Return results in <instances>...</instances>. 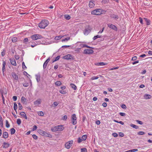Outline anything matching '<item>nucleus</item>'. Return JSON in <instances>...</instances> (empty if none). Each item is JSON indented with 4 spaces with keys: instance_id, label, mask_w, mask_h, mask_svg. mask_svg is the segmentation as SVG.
<instances>
[{
    "instance_id": "1",
    "label": "nucleus",
    "mask_w": 152,
    "mask_h": 152,
    "mask_svg": "<svg viewBox=\"0 0 152 152\" xmlns=\"http://www.w3.org/2000/svg\"><path fill=\"white\" fill-rule=\"evenodd\" d=\"M49 24V21L46 20H42L39 24V27L41 28H44Z\"/></svg>"
},
{
    "instance_id": "2",
    "label": "nucleus",
    "mask_w": 152,
    "mask_h": 152,
    "mask_svg": "<svg viewBox=\"0 0 152 152\" xmlns=\"http://www.w3.org/2000/svg\"><path fill=\"white\" fill-rule=\"evenodd\" d=\"M64 129L63 125H61L57 126L51 128V130L53 132L61 131Z\"/></svg>"
},
{
    "instance_id": "3",
    "label": "nucleus",
    "mask_w": 152,
    "mask_h": 152,
    "mask_svg": "<svg viewBox=\"0 0 152 152\" xmlns=\"http://www.w3.org/2000/svg\"><path fill=\"white\" fill-rule=\"evenodd\" d=\"M102 9H98L92 11L91 12V13L93 15H99L102 14Z\"/></svg>"
},
{
    "instance_id": "4",
    "label": "nucleus",
    "mask_w": 152,
    "mask_h": 152,
    "mask_svg": "<svg viewBox=\"0 0 152 152\" xmlns=\"http://www.w3.org/2000/svg\"><path fill=\"white\" fill-rule=\"evenodd\" d=\"M73 143V140H71L66 142L65 144V147L67 149H69L72 146Z\"/></svg>"
},
{
    "instance_id": "5",
    "label": "nucleus",
    "mask_w": 152,
    "mask_h": 152,
    "mask_svg": "<svg viewBox=\"0 0 152 152\" xmlns=\"http://www.w3.org/2000/svg\"><path fill=\"white\" fill-rule=\"evenodd\" d=\"M31 38L33 40H36L38 39H41L43 38V37L41 35L37 34L32 35L31 36Z\"/></svg>"
},
{
    "instance_id": "6",
    "label": "nucleus",
    "mask_w": 152,
    "mask_h": 152,
    "mask_svg": "<svg viewBox=\"0 0 152 152\" xmlns=\"http://www.w3.org/2000/svg\"><path fill=\"white\" fill-rule=\"evenodd\" d=\"M77 118L75 114H73L71 116V122L73 125H75L77 123Z\"/></svg>"
},
{
    "instance_id": "7",
    "label": "nucleus",
    "mask_w": 152,
    "mask_h": 152,
    "mask_svg": "<svg viewBox=\"0 0 152 152\" xmlns=\"http://www.w3.org/2000/svg\"><path fill=\"white\" fill-rule=\"evenodd\" d=\"M91 28L90 26H86L83 32L84 34L86 35H88L91 32Z\"/></svg>"
},
{
    "instance_id": "8",
    "label": "nucleus",
    "mask_w": 152,
    "mask_h": 152,
    "mask_svg": "<svg viewBox=\"0 0 152 152\" xmlns=\"http://www.w3.org/2000/svg\"><path fill=\"white\" fill-rule=\"evenodd\" d=\"M108 26L110 28L114 30L115 31H117L118 29L117 27L115 25L112 24H108Z\"/></svg>"
},
{
    "instance_id": "9",
    "label": "nucleus",
    "mask_w": 152,
    "mask_h": 152,
    "mask_svg": "<svg viewBox=\"0 0 152 152\" xmlns=\"http://www.w3.org/2000/svg\"><path fill=\"white\" fill-rule=\"evenodd\" d=\"M38 132L39 134L45 137V136H46V134H47V133L45 132L43 130H42L40 129L38 130Z\"/></svg>"
},
{
    "instance_id": "10",
    "label": "nucleus",
    "mask_w": 152,
    "mask_h": 152,
    "mask_svg": "<svg viewBox=\"0 0 152 152\" xmlns=\"http://www.w3.org/2000/svg\"><path fill=\"white\" fill-rule=\"evenodd\" d=\"M93 52V51L91 49H87L84 50V53L86 54H90L92 53Z\"/></svg>"
},
{
    "instance_id": "11",
    "label": "nucleus",
    "mask_w": 152,
    "mask_h": 152,
    "mask_svg": "<svg viewBox=\"0 0 152 152\" xmlns=\"http://www.w3.org/2000/svg\"><path fill=\"white\" fill-rule=\"evenodd\" d=\"M72 56L71 54H68L66 55L63 57V58L66 59V60H69L70 59H72Z\"/></svg>"
},
{
    "instance_id": "12",
    "label": "nucleus",
    "mask_w": 152,
    "mask_h": 152,
    "mask_svg": "<svg viewBox=\"0 0 152 152\" xmlns=\"http://www.w3.org/2000/svg\"><path fill=\"white\" fill-rule=\"evenodd\" d=\"M11 64L14 66L16 65V63L15 60L13 58H11L10 59Z\"/></svg>"
},
{
    "instance_id": "13",
    "label": "nucleus",
    "mask_w": 152,
    "mask_h": 152,
    "mask_svg": "<svg viewBox=\"0 0 152 152\" xmlns=\"http://www.w3.org/2000/svg\"><path fill=\"white\" fill-rule=\"evenodd\" d=\"M95 6V4L94 3V1H93L92 0H91L90 1L89 3V6L90 8H92L94 7Z\"/></svg>"
},
{
    "instance_id": "14",
    "label": "nucleus",
    "mask_w": 152,
    "mask_h": 152,
    "mask_svg": "<svg viewBox=\"0 0 152 152\" xmlns=\"http://www.w3.org/2000/svg\"><path fill=\"white\" fill-rule=\"evenodd\" d=\"M41 102V100L40 99H38L34 102V104L36 105H38L40 104Z\"/></svg>"
},
{
    "instance_id": "15",
    "label": "nucleus",
    "mask_w": 152,
    "mask_h": 152,
    "mask_svg": "<svg viewBox=\"0 0 152 152\" xmlns=\"http://www.w3.org/2000/svg\"><path fill=\"white\" fill-rule=\"evenodd\" d=\"M12 76L14 79L15 80H18V77L17 75L15 73H12Z\"/></svg>"
},
{
    "instance_id": "16",
    "label": "nucleus",
    "mask_w": 152,
    "mask_h": 152,
    "mask_svg": "<svg viewBox=\"0 0 152 152\" xmlns=\"http://www.w3.org/2000/svg\"><path fill=\"white\" fill-rule=\"evenodd\" d=\"M49 61L50 59L48 58L44 62L43 65V67L44 69H45L46 68L47 64Z\"/></svg>"
},
{
    "instance_id": "17",
    "label": "nucleus",
    "mask_w": 152,
    "mask_h": 152,
    "mask_svg": "<svg viewBox=\"0 0 152 152\" xmlns=\"http://www.w3.org/2000/svg\"><path fill=\"white\" fill-rule=\"evenodd\" d=\"M110 17L111 18L115 19H118V15L114 14H111L110 15Z\"/></svg>"
},
{
    "instance_id": "18",
    "label": "nucleus",
    "mask_w": 152,
    "mask_h": 152,
    "mask_svg": "<svg viewBox=\"0 0 152 152\" xmlns=\"http://www.w3.org/2000/svg\"><path fill=\"white\" fill-rule=\"evenodd\" d=\"M3 137L5 139L7 138L8 137V133L7 132H4L3 134Z\"/></svg>"
},
{
    "instance_id": "19",
    "label": "nucleus",
    "mask_w": 152,
    "mask_h": 152,
    "mask_svg": "<svg viewBox=\"0 0 152 152\" xmlns=\"http://www.w3.org/2000/svg\"><path fill=\"white\" fill-rule=\"evenodd\" d=\"M144 98L145 99H150L151 98V95L148 94H145L144 96Z\"/></svg>"
},
{
    "instance_id": "20",
    "label": "nucleus",
    "mask_w": 152,
    "mask_h": 152,
    "mask_svg": "<svg viewBox=\"0 0 152 152\" xmlns=\"http://www.w3.org/2000/svg\"><path fill=\"white\" fill-rule=\"evenodd\" d=\"M20 115L23 118H25L26 119H27V118L25 113L24 112H21L20 113Z\"/></svg>"
},
{
    "instance_id": "21",
    "label": "nucleus",
    "mask_w": 152,
    "mask_h": 152,
    "mask_svg": "<svg viewBox=\"0 0 152 152\" xmlns=\"http://www.w3.org/2000/svg\"><path fill=\"white\" fill-rule=\"evenodd\" d=\"M144 20L145 21L146 23V25H149L150 24V20L146 18H144Z\"/></svg>"
},
{
    "instance_id": "22",
    "label": "nucleus",
    "mask_w": 152,
    "mask_h": 152,
    "mask_svg": "<svg viewBox=\"0 0 152 152\" xmlns=\"http://www.w3.org/2000/svg\"><path fill=\"white\" fill-rule=\"evenodd\" d=\"M6 64V63L5 61L4 60L3 61V67H2V72L3 73L4 72V71L5 70V66Z\"/></svg>"
},
{
    "instance_id": "23",
    "label": "nucleus",
    "mask_w": 152,
    "mask_h": 152,
    "mask_svg": "<svg viewBox=\"0 0 152 152\" xmlns=\"http://www.w3.org/2000/svg\"><path fill=\"white\" fill-rule=\"evenodd\" d=\"M36 43H35V45H31V46L32 48H34L37 45L42 44L41 42L40 41H37L36 42Z\"/></svg>"
},
{
    "instance_id": "24",
    "label": "nucleus",
    "mask_w": 152,
    "mask_h": 152,
    "mask_svg": "<svg viewBox=\"0 0 152 152\" xmlns=\"http://www.w3.org/2000/svg\"><path fill=\"white\" fill-rule=\"evenodd\" d=\"M21 101L23 104L26 103V99L24 96H22L21 98Z\"/></svg>"
},
{
    "instance_id": "25",
    "label": "nucleus",
    "mask_w": 152,
    "mask_h": 152,
    "mask_svg": "<svg viewBox=\"0 0 152 152\" xmlns=\"http://www.w3.org/2000/svg\"><path fill=\"white\" fill-rule=\"evenodd\" d=\"M70 85L71 88L74 90H76L77 89V87L75 84L71 83L70 84Z\"/></svg>"
},
{
    "instance_id": "26",
    "label": "nucleus",
    "mask_w": 152,
    "mask_h": 152,
    "mask_svg": "<svg viewBox=\"0 0 152 152\" xmlns=\"http://www.w3.org/2000/svg\"><path fill=\"white\" fill-rule=\"evenodd\" d=\"M10 146V145L7 143L6 142H4L3 143V147L4 148H7Z\"/></svg>"
},
{
    "instance_id": "27",
    "label": "nucleus",
    "mask_w": 152,
    "mask_h": 152,
    "mask_svg": "<svg viewBox=\"0 0 152 152\" xmlns=\"http://www.w3.org/2000/svg\"><path fill=\"white\" fill-rule=\"evenodd\" d=\"M63 37V36H57L55 37L54 39L56 40H58L61 39Z\"/></svg>"
},
{
    "instance_id": "28",
    "label": "nucleus",
    "mask_w": 152,
    "mask_h": 152,
    "mask_svg": "<svg viewBox=\"0 0 152 152\" xmlns=\"http://www.w3.org/2000/svg\"><path fill=\"white\" fill-rule=\"evenodd\" d=\"M13 108L14 110L17 112V109L18 108V106L16 102H15L14 103Z\"/></svg>"
},
{
    "instance_id": "29",
    "label": "nucleus",
    "mask_w": 152,
    "mask_h": 152,
    "mask_svg": "<svg viewBox=\"0 0 152 152\" xmlns=\"http://www.w3.org/2000/svg\"><path fill=\"white\" fill-rule=\"evenodd\" d=\"M36 79L37 81L38 82L40 80V75H36Z\"/></svg>"
},
{
    "instance_id": "30",
    "label": "nucleus",
    "mask_w": 152,
    "mask_h": 152,
    "mask_svg": "<svg viewBox=\"0 0 152 152\" xmlns=\"http://www.w3.org/2000/svg\"><path fill=\"white\" fill-rule=\"evenodd\" d=\"M107 63L103 62H101L97 64V65L98 66H104L107 65Z\"/></svg>"
},
{
    "instance_id": "31",
    "label": "nucleus",
    "mask_w": 152,
    "mask_h": 152,
    "mask_svg": "<svg viewBox=\"0 0 152 152\" xmlns=\"http://www.w3.org/2000/svg\"><path fill=\"white\" fill-rule=\"evenodd\" d=\"M138 151L137 149H133L130 150L126 151L125 152H134L135 151Z\"/></svg>"
},
{
    "instance_id": "32",
    "label": "nucleus",
    "mask_w": 152,
    "mask_h": 152,
    "mask_svg": "<svg viewBox=\"0 0 152 152\" xmlns=\"http://www.w3.org/2000/svg\"><path fill=\"white\" fill-rule=\"evenodd\" d=\"M15 130L14 128H12L10 129V132L11 134H15Z\"/></svg>"
},
{
    "instance_id": "33",
    "label": "nucleus",
    "mask_w": 152,
    "mask_h": 152,
    "mask_svg": "<svg viewBox=\"0 0 152 152\" xmlns=\"http://www.w3.org/2000/svg\"><path fill=\"white\" fill-rule=\"evenodd\" d=\"M70 39V37H67L66 38H65L64 39H62L61 40V41L63 42H66L69 40Z\"/></svg>"
},
{
    "instance_id": "34",
    "label": "nucleus",
    "mask_w": 152,
    "mask_h": 152,
    "mask_svg": "<svg viewBox=\"0 0 152 152\" xmlns=\"http://www.w3.org/2000/svg\"><path fill=\"white\" fill-rule=\"evenodd\" d=\"M101 36L99 35H97L96 36H94V37L93 38V39L94 40H95L97 39V38H101Z\"/></svg>"
},
{
    "instance_id": "35",
    "label": "nucleus",
    "mask_w": 152,
    "mask_h": 152,
    "mask_svg": "<svg viewBox=\"0 0 152 152\" xmlns=\"http://www.w3.org/2000/svg\"><path fill=\"white\" fill-rule=\"evenodd\" d=\"M130 126L134 128H135V129H138L139 128L138 126H137V125H135L133 124H132L130 125Z\"/></svg>"
},
{
    "instance_id": "36",
    "label": "nucleus",
    "mask_w": 152,
    "mask_h": 152,
    "mask_svg": "<svg viewBox=\"0 0 152 152\" xmlns=\"http://www.w3.org/2000/svg\"><path fill=\"white\" fill-rule=\"evenodd\" d=\"M80 46H81L82 48H90V47L88 46L85 45V44H81L80 45Z\"/></svg>"
},
{
    "instance_id": "37",
    "label": "nucleus",
    "mask_w": 152,
    "mask_h": 152,
    "mask_svg": "<svg viewBox=\"0 0 152 152\" xmlns=\"http://www.w3.org/2000/svg\"><path fill=\"white\" fill-rule=\"evenodd\" d=\"M55 84L57 86H60L61 84V83L60 81H57L56 82Z\"/></svg>"
},
{
    "instance_id": "38",
    "label": "nucleus",
    "mask_w": 152,
    "mask_h": 152,
    "mask_svg": "<svg viewBox=\"0 0 152 152\" xmlns=\"http://www.w3.org/2000/svg\"><path fill=\"white\" fill-rule=\"evenodd\" d=\"M65 18L67 20H69L70 19L71 17L70 16L68 15H64Z\"/></svg>"
},
{
    "instance_id": "39",
    "label": "nucleus",
    "mask_w": 152,
    "mask_h": 152,
    "mask_svg": "<svg viewBox=\"0 0 152 152\" xmlns=\"http://www.w3.org/2000/svg\"><path fill=\"white\" fill-rule=\"evenodd\" d=\"M12 41L13 42H15L17 41V38L16 37H14L12 38Z\"/></svg>"
},
{
    "instance_id": "40",
    "label": "nucleus",
    "mask_w": 152,
    "mask_h": 152,
    "mask_svg": "<svg viewBox=\"0 0 152 152\" xmlns=\"http://www.w3.org/2000/svg\"><path fill=\"white\" fill-rule=\"evenodd\" d=\"M39 115L42 116L44 115L42 111H39L37 113Z\"/></svg>"
},
{
    "instance_id": "41",
    "label": "nucleus",
    "mask_w": 152,
    "mask_h": 152,
    "mask_svg": "<svg viewBox=\"0 0 152 152\" xmlns=\"http://www.w3.org/2000/svg\"><path fill=\"white\" fill-rule=\"evenodd\" d=\"M87 138V136L86 135H83L81 137V138L83 141L85 140Z\"/></svg>"
},
{
    "instance_id": "42",
    "label": "nucleus",
    "mask_w": 152,
    "mask_h": 152,
    "mask_svg": "<svg viewBox=\"0 0 152 152\" xmlns=\"http://www.w3.org/2000/svg\"><path fill=\"white\" fill-rule=\"evenodd\" d=\"M18 109L19 110H21L22 109V106L21 104L19 102L18 103Z\"/></svg>"
},
{
    "instance_id": "43",
    "label": "nucleus",
    "mask_w": 152,
    "mask_h": 152,
    "mask_svg": "<svg viewBox=\"0 0 152 152\" xmlns=\"http://www.w3.org/2000/svg\"><path fill=\"white\" fill-rule=\"evenodd\" d=\"M145 132H143L140 131L137 133V134L139 135H143L145 134Z\"/></svg>"
},
{
    "instance_id": "44",
    "label": "nucleus",
    "mask_w": 152,
    "mask_h": 152,
    "mask_svg": "<svg viewBox=\"0 0 152 152\" xmlns=\"http://www.w3.org/2000/svg\"><path fill=\"white\" fill-rule=\"evenodd\" d=\"M6 53V51L4 49H3V51L1 52V56H4L5 54Z\"/></svg>"
},
{
    "instance_id": "45",
    "label": "nucleus",
    "mask_w": 152,
    "mask_h": 152,
    "mask_svg": "<svg viewBox=\"0 0 152 152\" xmlns=\"http://www.w3.org/2000/svg\"><path fill=\"white\" fill-rule=\"evenodd\" d=\"M99 78V77L97 76H94L92 77L91 79V80H96L98 79Z\"/></svg>"
},
{
    "instance_id": "46",
    "label": "nucleus",
    "mask_w": 152,
    "mask_h": 152,
    "mask_svg": "<svg viewBox=\"0 0 152 152\" xmlns=\"http://www.w3.org/2000/svg\"><path fill=\"white\" fill-rule=\"evenodd\" d=\"M17 123L18 125H20L21 123V120L20 119H17Z\"/></svg>"
},
{
    "instance_id": "47",
    "label": "nucleus",
    "mask_w": 152,
    "mask_h": 152,
    "mask_svg": "<svg viewBox=\"0 0 152 152\" xmlns=\"http://www.w3.org/2000/svg\"><path fill=\"white\" fill-rule=\"evenodd\" d=\"M23 86L25 87H28L29 85V83H25L23 84Z\"/></svg>"
},
{
    "instance_id": "48",
    "label": "nucleus",
    "mask_w": 152,
    "mask_h": 152,
    "mask_svg": "<svg viewBox=\"0 0 152 152\" xmlns=\"http://www.w3.org/2000/svg\"><path fill=\"white\" fill-rule=\"evenodd\" d=\"M6 127L7 128L9 127L10 126V125L9 123V122H8V121L6 120Z\"/></svg>"
},
{
    "instance_id": "49",
    "label": "nucleus",
    "mask_w": 152,
    "mask_h": 152,
    "mask_svg": "<svg viewBox=\"0 0 152 152\" xmlns=\"http://www.w3.org/2000/svg\"><path fill=\"white\" fill-rule=\"evenodd\" d=\"M45 137H47L49 138H52V136L51 134H49L47 132V134H46V136H45Z\"/></svg>"
},
{
    "instance_id": "50",
    "label": "nucleus",
    "mask_w": 152,
    "mask_h": 152,
    "mask_svg": "<svg viewBox=\"0 0 152 152\" xmlns=\"http://www.w3.org/2000/svg\"><path fill=\"white\" fill-rule=\"evenodd\" d=\"M83 141L81 138L79 137L77 139V142L78 143H80Z\"/></svg>"
},
{
    "instance_id": "51",
    "label": "nucleus",
    "mask_w": 152,
    "mask_h": 152,
    "mask_svg": "<svg viewBox=\"0 0 152 152\" xmlns=\"http://www.w3.org/2000/svg\"><path fill=\"white\" fill-rule=\"evenodd\" d=\"M81 152H87V149L85 148H81Z\"/></svg>"
},
{
    "instance_id": "52",
    "label": "nucleus",
    "mask_w": 152,
    "mask_h": 152,
    "mask_svg": "<svg viewBox=\"0 0 152 152\" xmlns=\"http://www.w3.org/2000/svg\"><path fill=\"white\" fill-rule=\"evenodd\" d=\"M22 64L23 68L24 69H26L27 67L26 66H25V64H24V63L23 62H22Z\"/></svg>"
},
{
    "instance_id": "53",
    "label": "nucleus",
    "mask_w": 152,
    "mask_h": 152,
    "mask_svg": "<svg viewBox=\"0 0 152 152\" xmlns=\"http://www.w3.org/2000/svg\"><path fill=\"white\" fill-rule=\"evenodd\" d=\"M59 92L61 94H65L66 93V92L64 90H60Z\"/></svg>"
},
{
    "instance_id": "54",
    "label": "nucleus",
    "mask_w": 152,
    "mask_h": 152,
    "mask_svg": "<svg viewBox=\"0 0 152 152\" xmlns=\"http://www.w3.org/2000/svg\"><path fill=\"white\" fill-rule=\"evenodd\" d=\"M109 1V0H102V4H105L108 2Z\"/></svg>"
},
{
    "instance_id": "55",
    "label": "nucleus",
    "mask_w": 152,
    "mask_h": 152,
    "mask_svg": "<svg viewBox=\"0 0 152 152\" xmlns=\"http://www.w3.org/2000/svg\"><path fill=\"white\" fill-rule=\"evenodd\" d=\"M32 136L33 138L35 140H37L38 139L37 136L34 134H33Z\"/></svg>"
},
{
    "instance_id": "56",
    "label": "nucleus",
    "mask_w": 152,
    "mask_h": 152,
    "mask_svg": "<svg viewBox=\"0 0 152 152\" xmlns=\"http://www.w3.org/2000/svg\"><path fill=\"white\" fill-rule=\"evenodd\" d=\"M37 128V127L36 126L34 125L33 126V128L32 129V131H34L36 130Z\"/></svg>"
},
{
    "instance_id": "57",
    "label": "nucleus",
    "mask_w": 152,
    "mask_h": 152,
    "mask_svg": "<svg viewBox=\"0 0 152 152\" xmlns=\"http://www.w3.org/2000/svg\"><path fill=\"white\" fill-rule=\"evenodd\" d=\"M119 114L121 116H125L126 115V114L124 113L121 112L119 113Z\"/></svg>"
},
{
    "instance_id": "58",
    "label": "nucleus",
    "mask_w": 152,
    "mask_h": 152,
    "mask_svg": "<svg viewBox=\"0 0 152 152\" xmlns=\"http://www.w3.org/2000/svg\"><path fill=\"white\" fill-rule=\"evenodd\" d=\"M112 135L114 137H117L118 136V134L116 133H113L112 134Z\"/></svg>"
},
{
    "instance_id": "59",
    "label": "nucleus",
    "mask_w": 152,
    "mask_h": 152,
    "mask_svg": "<svg viewBox=\"0 0 152 152\" xmlns=\"http://www.w3.org/2000/svg\"><path fill=\"white\" fill-rule=\"evenodd\" d=\"M15 58L16 59L18 60L19 58L20 57L19 55H15Z\"/></svg>"
},
{
    "instance_id": "60",
    "label": "nucleus",
    "mask_w": 152,
    "mask_h": 152,
    "mask_svg": "<svg viewBox=\"0 0 152 152\" xmlns=\"http://www.w3.org/2000/svg\"><path fill=\"white\" fill-rule=\"evenodd\" d=\"M28 38H25L24 39L23 42L24 43H26L27 42H28Z\"/></svg>"
},
{
    "instance_id": "61",
    "label": "nucleus",
    "mask_w": 152,
    "mask_h": 152,
    "mask_svg": "<svg viewBox=\"0 0 152 152\" xmlns=\"http://www.w3.org/2000/svg\"><path fill=\"white\" fill-rule=\"evenodd\" d=\"M136 122L139 124L142 125L143 124V123L141 121L139 120H137Z\"/></svg>"
},
{
    "instance_id": "62",
    "label": "nucleus",
    "mask_w": 152,
    "mask_h": 152,
    "mask_svg": "<svg viewBox=\"0 0 152 152\" xmlns=\"http://www.w3.org/2000/svg\"><path fill=\"white\" fill-rule=\"evenodd\" d=\"M67 117L66 115H64V117L62 118V119L64 120H66L67 119Z\"/></svg>"
},
{
    "instance_id": "63",
    "label": "nucleus",
    "mask_w": 152,
    "mask_h": 152,
    "mask_svg": "<svg viewBox=\"0 0 152 152\" xmlns=\"http://www.w3.org/2000/svg\"><path fill=\"white\" fill-rule=\"evenodd\" d=\"M17 96H13V97H12L13 100L14 101H16V100L17 99Z\"/></svg>"
},
{
    "instance_id": "64",
    "label": "nucleus",
    "mask_w": 152,
    "mask_h": 152,
    "mask_svg": "<svg viewBox=\"0 0 152 152\" xmlns=\"http://www.w3.org/2000/svg\"><path fill=\"white\" fill-rule=\"evenodd\" d=\"M121 107L124 109H126V107L125 104H122Z\"/></svg>"
}]
</instances>
